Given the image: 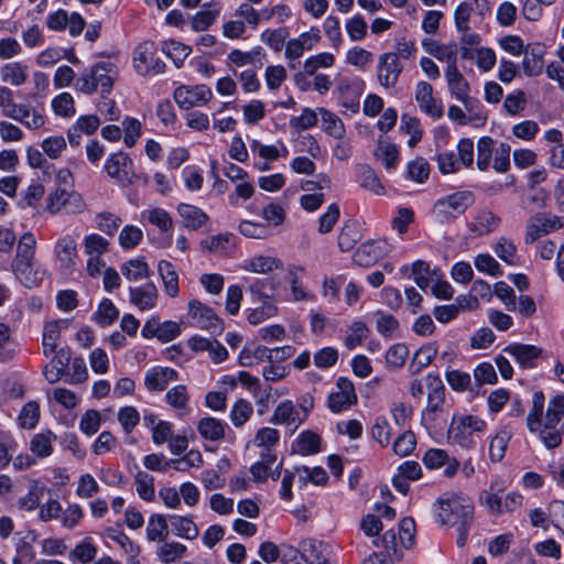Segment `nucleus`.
<instances>
[{"label":"nucleus","instance_id":"1","mask_svg":"<svg viewBox=\"0 0 564 564\" xmlns=\"http://www.w3.org/2000/svg\"><path fill=\"white\" fill-rule=\"evenodd\" d=\"M473 519L474 505L468 496L445 492L438 499L437 520L442 525L456 527L458 532L456 543L459 547L466 544Z\"/></svg>","mask_w":564,"mask_h":564},{"label":"nucleus","instance_id":"2","mask_svg":"<svg viewBox=\"0 0 564 564\" xmlns=\"http://www.w3.org/2000/svg\"><path fill=\"white\" fill-rule=\"evenodd\" d=\"M36 240L31 232H25L19 240L17 254L12 261V271L15 278L26 288L40 284L45 271L34 261Z\"/></svg>","mask_w":564,"mask_h":564},{"label":"nucleus","instance_id":"3","mask_svg":"<svg viewBox=\"0 0 564 564\" xmlns=\"http://www.w3.org/2000/svg\"><path fill=\"white\" fill-rule=\"evenodd\" d=\"M118 77V67L112 62H98L84 69L75 80V89L85 95H93L100 89L101 95H109Z\"/></svg>","mask_w":564,"mask_h":564},{"label":"nucleus","instance_id":"4","mask_svg":"<svg viewBox=\"0 0 564 564\" xmlns=\"http://www.w3.org/2000/svg\"><path fill=\"white\" fill-rule=\"evenodd\" d=\"M545 397L542 391H535L532 397V406L527 416V426L531 433H538L539 438L549 449L557 448L562 444V432L557 425L549 426L542 422Z\"/></svg>","mask_w":564,"mask_h":564},{"label":"nucleus","instance_id":"5","mask_svg":"<svg viewBox=\"0 0 564 564\" xmlns=\"http://www.w3.org/2000/svg\"><path fill=\"white\" fill-rule=\"evenodd\" d=\"M486 430V421L477 415L454 416L447 431V438L455 445L471 449L477 444V436L485 433Z\"/></svg>","mask_w":564,"mask_h":564},{"label":"nucleus","instance_id":"6","mask_svg":"<svg viewBox=\"0 0 564 564\" xmlns=\"http://www.w3.org/2000/svg\"><path fill=\"white\" fill-rule=\"evenodd\" d=\"M475 196L470 191H457L438 198L432 208L434 218L442 224H449L474 204Z\"/></svg>","mask_w":564,"mask_h":564},{"label":"nucleus","instance_id":"7","mask_svg":"<svg viewBox=\"0 0 564 564\" xmlns=\"http://www.w3.org/2000/svg\"><path fill=\"white\" fill-rule=\"evenodd\" d=\"M427 393L426 406L422 411V420L434 422L444 410L445 387L438 375L429 373L425 376Z\"/></svg>","mask_w":564,"mask_h":564},{"label":"nucleus","instance_id":"8","mask_svg":"<svg viewBox=\"0 0 564 564\" xmlns=\"http://www.w3.org/2000/svg\"><path fill=\"white\" fill-rule=\"evenodd\" d=\"M84 251L87 256V273L91 278H96L102 272L106 262L102 256L109 250V241L98 234H90L84 238Z\"/></svg>","mask_w":564,"mask_h":564},{"label":"nucleus","instance_id":"9","mask_svg":"<svg viewBox=\"0 0 564 564\" xmlns=\"http://www.w3.org/2000/svg\"><path fill=\"white\" fill-rule=\"evenodd\" d=\"M156 46L152 41H144L133 52V66L142 76L158 75L164 72L165 64L155 57Z\"/></svg>","mask_w":564,"mask_h":564},{"label":"nucleus","instance_id":"10","mask_svg":"<svg viewBox=\"0 0 564 564\" xmlns=\"http://www.w3.org/2000/svg\"><path fill=\"white\" fill-rule=\"evenodd\" d=\"M365 89V82L358 77H340L337 79L336 94L339 105L346 112L357 113L360 106V97Z\"/></svg>","mask_w":564,"mask_h":564},{"label":"nucleus","instance_id":"11","mask_svg":"<svg viewBox=\"0 0 564 564\" xmlns=\"http://www.w3.org/2000/svg\"><path fill=\"white\" fill-rule=\"evenodd\" d=\"M104 169L120 186L127 187L134 182L133 162L129 154L122 151L111 154L106 160Z\"/></svg>","mask_w":564,"mask_h":564},{"label":"nucleus","instance_id":"12","mask_svg":"<svg viewBox=\"0 0 564 564\" xmlns=\"http://www.w3.org/2000/svg\"><path fill=\"white\" fill-rule=\"evenodd\" d=\"M357 401L358 397L352 381L346 377H339L336 380L335 389L327 398V406L330 412L340 413L355 405Z\"/></svg>","mask_w":564,"mask_h":564},{"label":"nucleus","instance_id":"13","mask_svg":"<svg viewBox=\"0 0 564 564\" xmlns=\"http://www.w3.org/2000/svg\"><path fill=\"white\" fill-rule=\"evenodd\" d=\"M563 226L564 219L562 217L538 213L527 224L524 241L531 245L540 237L558 230Z\"/></svg>","mask_w":564,"mask_h":564},{"label":"nucleus","instance_id":"14","mask_svg":"<svg viewBox=\"0 0 564 564\" xmlns=\"http://www.w3.org/2000/svg\"><path fill=\"white\" fill-rule=\"evenodd\" d=\"M213 96L212 89L204 84L195 86L182 85L174 91L175 102L180 108L186 110L206 105L213 99Z\"/></svg>","mask_w":564,"mask_h":564},{"label":"nucleus","instance_id":"15","mask_svg":"<svg viewBox=\"0 0 564 564\" xmlns=\"http://www.w3.org/2000/svg\"><path fill=\"white\" fill-rule=\"evenodd\" d=\"M403 70L398 54L393 52L383 53L378 58L377 79L379 84L387 88H394Z\"/></svg>","mask_w":564,"mask_h":564},{"label":"nucleus","instance_id":"16","mask_svg":"<svg viewBox=\"0 0 564 564\" xmlns=\"http://www.w3.org/2000/svg\"><path fill=\"white\" fill-rule=\"evenodd\" d=\"M415 101L420 110L429 117L437 120L443 117L444 109L441 100L433 96V87L427 82L421 80L415 86Z\"/></svg>","mask_w":564,"mask_h":564},{"label":"nucleus","instance_id":"17","mask_svg":"<svg viewBox=\"0 0 564 564\" xmlns=\"http://www.w3.org/2000/svg\"><path fill=\"white\" fill-rule=\"evenodd\" d=\"M181 332L180 324L175 321L166 319L160 323V319H148L141 334L144 338L156 337L163 343L173 340Z\"/></svg>","mask_w":564,"mask_h":564},{"label":"nucleus","instance_id":"18","mask_svg":"<svg viewBox=\"0 0 564 564\" xmlns=\"http://www.w3.org/2000/svg\"><path fill=\"white\" fill-rule=\"evenodd\" d=\"M500 217L487 208H480L475 212L471 220L468 223V229L474 237H482L495 231L500 225Z\"/></svg>","mask_w":564,"mask_h":564},{"label":"nucleus","instance_id":"19","mask_svg":"<svg viewBox=\"0 0 564 564\" xmlns=\"http://www.w3.org/2000/svg\"><path fill=\"white\" fill-rule=\"evenodd\" d=\"M240 268L246 272L268 275L283 270V262L276 257L256 254L243 260Z\"/></svg>","mask_w":564,"mask_h":564},{"label":"nucleus","instance_id":"20","mask_svg":"<svg viewBox=\"0 0 564 564\" xmlns=\"http://www.w3.org/2000/svg\"><path fill=\"white\" fill-rule=\"evenodd\" d=\"M386 246L381 240H368L358 247L352 260L360 267H370L384 256Z\"/></svg>","mask_w":564,"mask_h":564},{"label":"nucleus","instance_id":"21","mask_svg":"<svg viewBox=\"0 0 564 564\" xmlns=\"http://www.w3.org/2000/svg\"><path fill=\"white\" fill-rule=\"evenodd\" d=\"M178 380L176 370L169 367H153L144 377V386L149 391H163L170 382Z\"/></svg>","mask_w":564,"mask_h":564},{"label":"nucleus","instance_id":"22","mask_svg":"<svg viewBox=\"0 0 564 564\" xmlns=\"http://www.w3.org/2000/svg\"><path fill=\"white\" fill-rule=\"evenodd\" d=\"M265 281L256 280L250 284L249 292L252 296L253 303L259 304L253 308V311H260V314L263 317H272L276 314V307L273 305L271 296L265 294Z\"/></svg>","mask_w":564,"mask_h":564},{"label":"nucleus","instance_id":"23","mask_svg":"<svg viewBox=\"0 0 564 564\" xmlns=\"http://www.w3.org/2000/svg\"><path fill=\"white\" fill-rule=\"evenodd\" d=\"M544 48L540 44L528 45L522 53V69L524 75L535 77L542 74L544 67Z\"/></svg>","mask_w":564,"mask_h":564},{"label":"nucleus","instance_id":"24","mask_svg":"<svg viewBox=\"0 0 564 564\" xmlns=\"http://www.w3.org/2000/svg\"><path fill=\"white\" fill-rule=\"evenodd\" d=\"M301 558L310 564H330L327 545L316 539H305L301 542Z\"/></svg>","mask_w":564,"mask_h":564},{"label":"nucleus","instance_id":"25","mask_svg":"<svg viewBox=\"0 0 564 564\" xmlns=\"http://www.w3.org/2000/svg\"><path fill=\"white\" fill-rule=\"evenodd\" d=\"M130 301L139 310H151L158 301V289L153 283H147L142 286L130 288Z\"/></svg>","mask_w":564,"mask_h":564},{"label":"nucleus","instance_id":"26","mask_svg":"<svg viewBox=\"0 0 564 564\" xmlns=\"http://www.w3.org/2000/svg\"><path fill=\"white\" fill-rule=\"evenodd\" d=\"M304 417L300 416V412L296 410L292 401L285 400L281 402L274 410L270 423L276 425H294L297 427Z\"/></svg>","mask_w":564,"mask_h":564},{"label":"nucleus","instance_id":"27","mask_svg":"<svg viewBox=\"0 0 564 564\" xmlns=\"http://www.w3.org/2000/svg\"><path fill=\"white\" fill-rule=\"evenodd\" d=\"M478 301L470 295L458 296L453 304L437 306L434 311L435 317H456L457 315L478 307Z\"/></svg>","mask_w":564,"mask_h":564},{"label":"nucleus","instance_id":"28","mask_svg":"<svg viewBox=\"0 0 564 564\" xmlns=\"http://www.w3.org/2000/svg\"><path fill=\"white\" fill-rule=\"evenodd\" d=\"M177 213L182 217L185 227L191 230H198L209 220L208 215L203 209L189 204H180Z\"/></svg>","mask_w":564,"mask_h":564},{"label":"nucleus","instance_id":"29","mask_svg":"<svg viewBox=\"0 0 564 564\" xmlns=\"http://www.w3.org/2000/svg\"><path fill=\"white\" fill-rule=\"evenodd\" d=\"M445 79L448 86L449 94L456 100L470 94V85L458 67H446Z\"/></svg>","mask_w":564,"mask_h":564},{"label":"nucleus","instance_id":"30","mask_svg":"<svg viewBox=\"0 0 564 564\" xmlns=\"http://www.w3.org/2000/svg\"><path fill=\"white\" fill-rule=\"evenodd\" d=\"M55 254L62 268H72L77 258V246L75 239L70 236L62 237L56 242Z\"/></svg>","mask_w":564,"mask_h":564},{"label":"nucleus","instance_id":"31","mask_svg":"<svg viewBox=\"0 0 564 564\" xmlns=\"http://www.w3.org/2000/svg\"><path fill=\"white\" fill-rule=\"evenodd\" d=\"M220 14V6L218 3L204 4L203 9L193 15L191 25L196 32L208 30L218 15Z\"/></svg>","mask_w":564,"mask_h":564},{"label":"nucleus","instance_id":"32","mask_svg":"<svg viewBox=\"0 0 564 564\" xmlns=\"http://www.w3.org/2000/svg\"><path fill=\"white\" fill-rule=\"evenodd\" d=\"M169 522L173 533L182 539L194 540L199 534V530L192 517L171 514L169 516Z\"/></svg>","mask_w":564,"mask_h":564},{"label":"nucleus","instance_id":"33","mask_svg":"<svg viewBox=\"0 0 564 564\" xmlns=\"http://www.w3.org/2000/svg\"><path fill=\"white\" fill-rule=\"evenodd\" d=\"M227 425L216 417H203L197 424L200 436L207 441L217 442L225 437Z\"/></svg>","mask_w":564,"mask_h":564},{"label":"nucleus","instance_id":"34","mask_svg":"<svg viewBox=\"0 0 564 564\" xmlns=\"http://www.w3.org/2000/svg\"><path fill=\"white\" fill-rule=\"evenodd\" d=\"M55 441L56 436L51 431L37 433L30 441V451L39 458L48 457L53 453Z\"/></svg>","mask_w":564,"mask_h":564},{"label":"nucleus","instance_id":"35","mask_svg":"<svg viewBox=\"0 0 564 564\" xmlns=\"http://www.w3.org/2000/svg\"><path fill=\"white\" fill-rule=\"evenodd\" d=\"M506 351L516 358L522 367H532L533 361L541 355V349L533 345L513 344Z\"/></svg>","mask_w":564,"mask_h":564},{"label":"nucleus","instance_id":"36","mask_svg":"<svg viewBox=\"0 0 564 564\" xmlns=\"http://www.w3.org/2000/svg\"><path fill=\"white\" fill-rule=\"evenodd\" d=\"M158 270L162 279L165 292L174 297L178 294V274L173 263L166 260H161L158 264Z\"/></svg>","mask_w":564,"mask_h":564},{"label":"nucleus","instance_id":"37","mask_svg":"<svg viewBox=\"0 0 564 564\" xmlns=\"http://www.w3.org/2000/svg\"><path fill=\"white\" fill-rule=\"evenodd\" d=\"M121 273L129 281H139L150 275V268L143 257H138L121 265Z\"/></svg>","mask_w":564,"mask_h":564},{"label":"nucleus","instance_id":"38","mask_svg":"<svg viewBox=\"0 0 564 564\" xmlns=\"http://www.w3.org/2000/svg\"><path fill=\"white\" fill-rule=\"evenodd\" d=\"M293 448L302 455H313L319 452L321 437L314 432H302L294 441Z\"/></svg>","mask_w":564,"mask_h":564},{"label":"nucleus","instance_id":"39","mask_svg":"<svg viewBox=\"0 0 564 564\" xmlns=\"http://www.w3.org/2000/svg\"><path fill=\"white\" fill-rule=\"evenodd\" d=\"M318 112L322 116L326 133L335 139L341 140L346 133L343 120L336 113L325 108H318Z\"/></svg>","mask_w":564,"mask_h":564},{"label":"nucleus","instance_id":"40","mask_svg":"<svg viewBox=\"0 0 564 564\" xmlns=\"http://www.w3.org/2000/svg\"><path fill=\"white\" fill-rule=\"evenodd\" d=\"M169 518L163 514H152L149 518L147 527V538L150 541H163L169 535Z\"/></svg>","mask_w":564,"mask_h":564},{"label":"nucleus","instance_id":"41","mask_svg":"<svg viewBox=\"0 0 564 564\" xmlns=\"http://www.w3.org/2000/svg\"><path fill=\"white\" fill-rule=\"evenodd\" d=\"M61 325L58 321L52 319L45 323L43 328V352L45 356L53 355L57 347L61 335Z\"/></svg>","mask_w":564,"mask_h":564},{"label":"nucleus","instance_id":"42","mask_svg":"<svg viewBox=\"0 0 564 564\" xmlns=\"http://www.w3.org/2000/svg\"><path fill=\"white\" fill-rule=\"evenodd\" d=\"M335 56L333 53L323 52L316 55H312L305 59L303 64L304 73L308 76L318 74L317 70L321 68H330L335 64Z\"/></svg>","mask_w":564,"mask_h":564},{"label":"nucleus","instance_id":"43","mask_svg":"<svg viewBox=\"0 0 564 564\" xmlns=\"http://www.w3.org/2000/svg\"><path fill=\"white\" fill-rule=\"evenodd\" d=\"M151 225L158 227L161 232H167L173 229V219L170 214L160 207L151 208L142 213Z\"/></svg>","mask_w":564,"mask_h":564},{"label":"nucleus","instance_id":"44","mask_svg":"<svg viewBox=\"0 0 564 564\" xmlns=\"http://www.w3.org/2000/svg\"><path fill=\"white\" fill-rule=\"evenodd\" d=\"M437 354V349L432 346H423L421 347L413 356V359L409 366V370L412 375L419 373L422 369L426 368L432 364L435 356Z\"/></svg>","mask_w":564,"mask_h":564},{"label":"nucleus","instance_id":"45","mask_svg":"<svg viewBox=\"0 0 564 564\" xmlns=\"http://www.w3.org/2000/svg\"><path fill=\"white\" fill-rule=\"evenodd\" d=\"M495 141L490 137H481L477 142V167L487 171L495 152Z\"/></svg>","mask_w":564,"mask_h":564},{"label":"nucleus","instance_id":"46","mask_svg":"<svg viewBox=\"0 0 564 564\" xmlns=\"http://www.w3.org/2000/svg\"><path fill=\"white\" fill-rule=\"evenodd\" d=\"M275 452H261L260 460L250 467V473L257 481H264L269 478V471L276 462Z\"/></svg>","mask_w":564,"mask_h":564},{"label":"nucleus","instance_id":"47","mask_svg":"<svg viewBox=\"0 0 564 564\" xmlns=\"http://www.w3.org/2000/svg\"><path fill=\"white\" fill-rule=\"evenodd\" d=\"M564 417V394H556L550 399L545 414L542 415V422L552 425H557Z\"/></svg>","mask_w":564,"mask_h":564},{"label":"nucleus","instance_id":"48","mask_svg":"<svg viewBox=\"0 0 564 564\" xmlns=\"http://www.w3.org/2000/svg\"><path fill=\"white\" fill-rule=\"evenodd\" d=\"M511 433L506 429H501L492 437L489 445V456L492 462H500L506 454Z\"/></svg>","mask_w":564,"mask_h":564},{"label":"nucleus","instance_id":"49","mask_svg":"<svg viewBox=\"0 0 564 564\" xmlns=\"http://www.w3.org/2000/svg\"><path fill=\"white\" fill-rule=\"evenodd\" d=\"M135 490L139 497L145 501H153L155 497L154 478L147 471L139 470L134 475Z\"/></svg>","mask_w":564,"mask_h":564},{"label":"nucleus","instance_id":"50","mask_svg":"<svg viewBox=\"0 0 564 564\" xmlns=\"http://www.w3.org/2000/svg\"><path fill=\"white\" fill-rule=\"evenodd\" d=\"M1 78L12 86H21L28 79L26 67L20 63H8L1 69Z\"/></svg>","mask_w":564,"mask_h":564},{"label":"nucleus","instance_id":"51","mask_svg":"<svg viewBox=\"0 0 564 564\" xmlns=\"http://www.w3.org/2000/svg\"><path fill=\"white\" fill-rule=\"evenodd\" d=\"M95 221L97 228L110 237L117 234L122 224L121 217L110 212L98 213L95 217Z\"/></svg>","mask_w":564,"mask_h":564},{"label":"nucleus","instance_id":"52","mask_svg":"<svg viewBox=\"0 0 564 564\" xmlns=\"http://www.w3.org/2000/svg\"><path fill=\"white\" fill-rule=\"evenodd\" d=\"M280 441V433L273 427H261L256 433L252 443L257 447H262L263 452H274L273 447Z\"/></svg>","mask_w":564,"mask_h":564},{"label":"nucleus","instance_id":"53","mask_svg":"<svg viewBox=\"0 0 564 564\" xmlns=\"http://www.w3.org/2000/svg\"><path fill=\"white\" fill-rule=\"evenodd\" d=\"M232 240V234H219L202 240L200 246L203 249L210 252H227L234 248Z\"/></svg>","mask_w":564,"mask_h":564},{"label":"nucleus","instance_id":"54","mask_svg":"<svg viewBox=\"0 0 564 564\" xmlns=\"http://www.w3.org/2000/svg\"><path fill=\"white\" fill-rule=\"evenodd\" d=\"M495 253L506 263L516 265L519 262L517 247L510 239L500 237L494 246Z\"/></svg>","mask_w":564,"mask_h":564},{"label":"nucleus","instance_id":"55","mask_svg":"<svg viewBox=\"0 0 564 564\" xmlns=\"http://www.w3.org/2000/svg\"><path fill=\"white\" fill-rule=\"evenodd\" d=\"M44 490V486L40 485L37 481H33L30 485L29 492L19 499V508L25 511H33L39 508Z\"/></svg>","mask_w":564,"mask_h":564},{"label":"nucleus","instance_id":"56","mask_svg":"<svg viewBox=\"0 0 564 564\" xmlns=\"http://www.w3.org/2000/svg\"><path fill=\"white\" fill-rule=\"evenodd\" d=\"M376 155L388 170H393L399 163V151L393 143L379 141Z\"/></svg>","mask_w":564,"mask_h":564},{"label":"nucleus","instance_id":"57","mask_svg":"<svg viewBox=\"0 0 564 564\" xmlns=\"http://www.w3.org/2000/svg\"><path fill=\"white\" fill-rule=\"evenodd\" d=\"M359 184L362 188L368 189L377 195L384 193V187L376 172L367 165L361 166L359 170Z\"/></svg>","mask_w":564,"mask_h":564},{"label":"nucleus","instance_id":"58","mask_svg":"<svg viewBox=\"0 0 564 564\" xmlns=\"http://www.w3.org/2000/svg\"><path fill=\"white\" fill-rule=\"evenodd\" d=\"M52 108L56 116L69 118L76 112L75 101L69 93H62L52 100Z\"/></svg>","mask_w":564,"mask_h":564},{"label":"nucleus","instance_id":"59","mask_svg":"<svg viewBox=\"0 0 564 564\" xmlns=\"http://www.w3.org/2000/svg\"><path fill=\"white\" fill-rule=\"evenodd\" d=\"M474 264L479 272L488 275L501 276L503 274L499 262L489 253L477 254Z\"/></svg>","mask_w":564,"mask_h":564},{"label":"nucleus","instance_id":"60","mask_svg":"<svg viewBox=\"0 0 564 564\" xmlns=\"http://www.w3.org/2000/svg\"><path fill=\"white\" fill-rule=\"evenodd\" d=\"M432 293L434 296L441 300H449L453 297L454 289L443 279V273L441 269L436 268L432 271Z\"/></svg>","mask_w":564,"mask_h":564},{"label":"nucleus","instance_id":"61","mask_svg":"<svg viewBox=\"0 0 564 564\" xmlns=\"http://www.w3.org/2000/svg\"><path fill=\"white\" fill-rule=\"evenodd\" d=\"M186 552V546L178 542H167L160 546L158 555L165 563H174L182 558Z\"/></svg>","mask_w":564,"mask_h":564},{"label":"nucleus","instance_id":"62","mask_svg":"<svg viewBox=\"0 0 564 564\" xmlns=\"http://www.w3.org/2000/svg\"><path fill=\"white\" fill-rule=\"evenodd\" d=\"M252 412V404L245 399H239L230 411V420L236 427H240L250 419Z\"/></svg>","mask_w":564,"mask_h":564},{"label":"nucleus","instance_id":"63","mask_svg":"<svg viewBox=\"0 0 564 564\" xmlns=\"http://www.w3.org/2000/svg\"><path fill=\"white\" fill-rule=\"evenodd\" d=\"M40 419V405L35 401L28 402L19 414V424L23 429H33Z\"/></svg>","mask_w":564,"mask_h":564},{"label":"nucleus","instance_id":"64","mask_svg":"<svg viewBox=\"0 0 564 564\" xmlns=\"http://www.w3.org/2000/svg\"><path fill=\"white\" fill-rule=\"evenodd\" d=\"M142 238L143 232L139 227L127 225L119 235V245L123 249H133L141 242Z\"/></svg>","mask_w":564,"mask_h":564}]
</instances>
